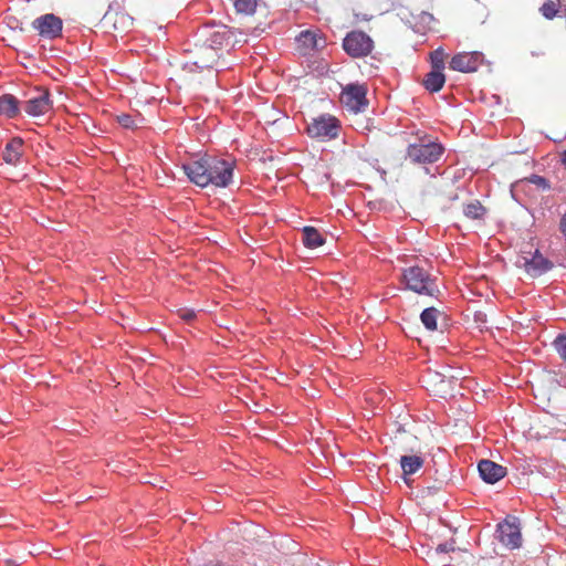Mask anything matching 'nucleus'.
<instances>
[{"label": "nucleus", "mask_w": 566, "mask_h": 566, "mask_svg": "<svg viewBox=\"0 0 566 566\" xmlns=\"http://www.w3.org/2000/svg\"><path fill=\"white\" fill-rule=\"evenodd\" d=\"M117 122L119 123L120 126H123L124 128H134L136 127V123H135V119L128 115V114H122L117 117Z\"/></svg>", "instance_id": "nucleus-30"}, {"label": "nucleus", "mask_w": 566, "mask_h": 566, "mask_svg": "<svg viewBox=\"0 0 566 566\" xmlns=\"http://www.w3.org/2000/svg\"><path fill=\"white\" fill-rule=\"evenodd\" d=\"M344 50L354 57L368 55L374 48L373 40L361 31H353L343 41Z\"/></svg>", "instance_id": "nucleus-8"}, {"label": "nucleus", "mask_w": 566, "mask_h": 566, "mask_svg": "<svg viewBox=\"0 0 566 566\" xmlns=\"http://www.w3.org/2000/svg\"><path fill=\"white\" fill-rule=\"evenodd\" d=\"M422 83L428 91L439 92L446 83V76L442 71L431 70Z\"/></svg>", "instance_id": "nucleus-20"}, {"label": "nucleus", "mask_w": 566, "mask_h": 566, "mask_svg": "<svg viewBox=\"0 0 566 566\" xmlns=\"http://www.w3.org/2000/svg\"><path fill=\"white\" fill-rule=\"evenodd\" d=\"M214 36H216V39H213L212 42L213 43H218V44H222V42L219 41V38H221L220 34L216 33Z\"/></svg>", "instance_id": "nucleus-33"}, {"label": "nucleus", "mask_w": 566, "mask_h": 566, "mask_svg": "<svg viewBox=\"0 0 566 566\" xmlns=\"http://www.w3.org/2000/svg\"><path fill=\"white\" fill-rule=\"evenodd\" d=\"M24 112L30 116H41L52 109V102L48 90H38L35 96L24 102Z\"/></svg>", "instance_id": "nucleus-12"}, {"label": "nucleus", "mask_w": 566, "mask_h": 566, "mask_svg": "<svg viewBox=\"0 0 566 566\" xmlns=\"http://www.w3.org/2000/svg\"><path fill=\"white\" fill-rule=\"evenodd\" d=\"M402 277L406 286L418 294H426L429 296H437L439 294L436 279L418 265L406 269Z\"/></svg>", "instance_id": "nucleus-3"}, {"label": "nucleus", "mask_w": 566, "mask_h": 566, "mask_svg": "<svg viewBox=\"0 0 566 566\" xmlns=\"http://www.w3.org/2000/svg\"><path fill=\"white\" fill-rule=\"evenodd\" d=\"M457 380L458 378L454 376H446L438 371L429 373L424 379L427 388L440 397L451 394L452 384Z\"/></svg>", "instance_id": "nucleus-13"}, {"label": "nucleus", "mask_w": 566, "mask_h": 566, "mask_svg": "<svg viewBox=\"0 0 566 566\" xmlns=\"http://www.w3.org/2000/svg\"><path fill=\"white\" fill-rule=\"evenodd\" d=\"M23 140L20 137L12 138L4 147L2 158L7 164L17 165L22 156Z\"/></svg>", "instance_id": "nucleus-17"}, {"label": "nucleus", "mask_w": 566, "mask_h": 566, "mask_svg": "<svg viewBox=\"0 0 566 566\" xmlns=\"http://www.w3.org/2000/svg\"><path fill=\"white\" fill-rule=\"evenodd\" d=\"M19 101L11 94L0 96V115L13 118L19 114Z\"/></svg>", "instance_id": "nucleus-18"}, {"label": "nucleus", "mask_w": 566, "mask_h": 566, "mask_svg": "<svg viewBox=\"0 0 566 566\" xmlns=\"http://www.w3.org/2000/svg\"><path fill=\"white\" fill-rule=\"evenodd\" d=\"M366 94L367 88L365 85L349 84L344 87L340 94V102L348 111L357 114L365 111L368 105Z\"/></svg>", "instance_id": "nucleus-7"}, {"label": "nucleus", "mask_w": 566, "mask_h": 566, "mask_svg": "<svg viewBox=\"0 0 566 566\" xmlns=\"http://www.w3.org/2000/svg\"><path fill=\"white\" fill-rule=\"evenodd\" d=\"M182 170L190 182L201 188L210 185L226 188L233 177V164L213 156H203L182 164Z\"/></svg>", "instance_id": "nucleus-1"}, {"label": "nucleus", "mask_w": 566, "mask_h": 566, "mask_svg": "<svg viewBox=\"0 0 566 566\" xmlns=\"http://www.w3.org/2000/svg\"><path fill=\"white\" fill-rule=\"evenodd\" d=\"M440 562L446 566L447 565V560L442 557L440 558Z\"/></svg>", "instance_id": "nucleus-34"}, {"label": "nucleus", "mask_w": 566, "mask_h": 566, "mask_svg": "<svg viewBox=\"0 0 566 566\" xmlns=\"http://www.w3.org/2000/svg\"><path fill=\"white\" fill-rule=\"evenodd\" d=\"M560 163L566 169V150L560 154Z\"/></svg>", "instance_id": "nucleus-32"}, {"label": "nucleus", "mask_w": 566, "mask_h": 566, "mask_svg": "<svg viewBox=\"0 0 566 566\" xmlns=\"http://www.w3.org/2000/svg\"><path fill=\"white\" fill-rule=\"evenodd\" d=\"M446 54L441 48L430 54L432 70L443 71Z\"/></svg>", "instance_id": "nucleus-26"}, {"label": "nucleus", "mask_w": 566, "mask_h": 566, "mask_svg": "<svg viewBox=\"0 0 566 566\" xmlns=\"http://www.w3.org/2000/svg\"><path fill=\"white\" fill-rule=\"evenodd\" d=\"M483 54L481 52H462L455 54L450 61V69L463 73L475 72L483 63Z\"/></svg>", "instance_id": "nucleus-11"}, {"label": "nucleus", "mask_w": 566, "mask_h": 566, "mask_svg": "<svg viewBox=\"0 0 566 566\" xmlns=\"http://www.w3.org/2000/svg\"><path fill=\"white\" fill-rule=\"evenodd\" d=\"M220 59L217 48L208 44L198 45L191 51L190 57L184 64V70L189 73L207 72L212 75Z\"/></svg>", "instance_id": "nucleus-2"}, {"label": "nucleus", "mask_w": 566, "mask_h": 566, "mask_svg": "<svg viewBox=\"0 0 566 566\" xmlns=\"http://www.w3.org/2000/svg\"><path fill=\"white\" fill-rule=\"evenodd\" d=\"M559 8L560 0H547L546 2L543 3L539 10L546 19H553L559 12Z\"/></svg>", "instance_id": "nucleus-25"}, {"label": "nucleus", "mask_w": 566, "mask_h": 566, "mask_svg": "<svg viewBox=\"0 0 566 566\" xmlns=\"http://www.w3.org/2000/svg\"><path fill=\"white\" fill-rule=\"evenodd\" d=\"M399 463L402 470V479L407 485H410L412 482L410 475L417 473L423 467L424 459L418 454H405L400 457Z\"/></svg>", "instance_id": "nucleus-16"}, {"label": "nucleus", "mask_w": 566, "mask_h": 566, "mask_svg": "<svg viewBox=\"0 0 566 566\" xmlns=\"http://www.w3.org/2000/svg\"><path fill=\"white\" fill-rule=\"evenodd\" d=\"M525 181L531 182L538 188H542L543 190H548L551 188L548 180L538 175H531L530 177L525 178Z\"/></svg>", "instance_id": "nucleus-27"}, {"label": "nucleus", "mask_w": 566, "mask_h": 566, "mask_svg": "<svg viewBox=\"0 0 566 566\" xmlns=\"http://www.w3.org/2000/svg\"><path fill=\"white\" fill-rule=\"evenodd\" d=\"M258 0H235L234 8L240 14L251 15L255 12Z\"/></svg>", "instance_id": "nucleus-24"}, {"label": "nucleus", "mask_w": 566, "mask_h": 566, "mask_svg": "<svg viewBox=\"0 0 566 566\" xmlns=\"http://www.w3.org/2000/svg\"><path fill=\"white\" fill-rule=\"evenodd\" d=\"M178 315L181 319H184L186 322H191L196 318V312L192 310H187V308L179 310Z\"/></svg>", "instance_id": "nucleus-31"}, {"label": "nucleus", "mask_w": 566, "mask_h": 566, "mask_svg": "<svg viewBox=\"0 0 566 566\" xmlns=\"http://www.w3.org/2000/svg\"><path fill=\"white\" fill-rule=\"evenodd\" d=\"M303 243L306 248L316 249L325 243V239L314 227H304L303 230Z\"/></svg>", "instance_id": "nucleus-19"}, {"label": "nucleus", "mask_w": 566, "mask_h": 566, "mask_svg": "<svg viewBox=\"0 0 566 566\" xmlns=\"http://www.w3.org/2000/svg\"><path fill=\"white\" fill-rule=\"evenodd\" d=\"M523 266L531 276H539L553 268V263L544 258L538 250L535 251L531 259L523 258Z\"/></svg>", "instance_id": "nucleus-15"}, {"label": "nucleus", "mask_w": 566, "mask_h": 566, "mask_svg": "<svg viewBox=\"0 0 566 566\" xmlns=\"http://www.w3.org/2000/svg\"><path fill=\"white\" fill-rule=\"evenodd\" d=\"M555 349L566 360V334L558 336L554 342Z\"/></svg>", "instance_id": "nucleus-28"}, {"label": "nucleus", "mask_w": 566, "mask_h": 566, "mask_svg": "<svg viewBox=\"0 0 566 566\" xmlns=\"http://www.w3.org/2000/svg\"><path fill=\"white\" fill-rule=\"evenodd\" d=\"M32 28L38 31L40 38L54 40L62 35L63 22L55 14L46 13L33 20Z\"/></svg>", "instance_id": "nucleus-9"}, {"label": "nucleus", "mask_w": 566, "mask_h": 566, "mask_svg": "<svg viewBox=\"0 0 566 566\" xmlns=\"http://www.w3.org/2000/svg\"><path fill=\"white\" fill-rule=\"evenodd\" d=\"M457 547H455V541L454 539H451L447 543H443V544H439L437 547H436V554L438 556L440 555H443V554H447V553H450V552H455Z\"/></svg>", "instance_id": "nucleus-29"}, {"label": "nucleus", "mask_w": 566, "mask_h": 566, "mask_svg": "<svg viewBox=\"0 0 566 566\" xmlns=\"http://www.w3.org/2000/svg\"><path fill=\"white\" fill-rule=\"evenodd\" d=\"M339 120L332 115H319L307 125L306 132L311 138L327 142L338 137Z\"/></svg>", "instance_id": "nucleus-4"}, {"label": "nucleus", "mask_w": 566, "mask_h": 566, "mask_svg": "<svg viewBox=\"0 0 566 566\" xmlns=\"http://www.w3.org/2000/svg\"><path fill=\"white\" fill-rule=\"evenodd\" d=\"M357 22H367L388 11V0H348Z\"/></svg>", "instance_id": "nucleus-5"}, {"label": "nucleus", "mask_w": 566, "mask_h": 566, "mask_svg": "<svg viewBox=\"0 0 566 566\" xmlns=\"http://www.w3.org/2000/svg\"><path fill=\"white\" fill-rule=\"evenodd\" d=\"M463 213L470 219L479 220L483 218L485 208L479 201H474L464 206Z\"/></svg>", "instance_id": "nucleus-23"}, {"label": "nucleus", "mask_w": 566, "mask_h": 566, "mask_svg": "<svg viewBox=\"0 0 566 566\" xmlns=\"http://www.w3.org/2000/svg\"><path fill=\"white\" fill-rule=\"evenodd\" d=\"M499 541L510 549L518 548L522 544V535L516 518L505 520L497 525Z\"/></svg>", "instance_id": "nucleus-10"}, {"label": "nucleus", "mask_w": 566, "mask_h": 566, "mask_svg": "<svg viewBox=\"0 0 566 566\" xmlns=\"http://www.w3.org/2000/svg\"><path fill=\"white\" fill-rule=\"evenodd\" d=\"M439 315V311L434 307H428L422 311L420 318L422 324L429 329V331H436L437 329V318Z\"/></svg>", "instance_id": "nucleus-22"}, {"label": "nucleus", "mask_w": 566, "mask_h": 566, "mask_svg": "<svg viewBox=\"0 0 566 566\" xmlns=\"http://www.w3.org/2000/svg\"><path fill=\"white\" fill-rule=\"evenodd\" d=\"M296 41L300 45L304 46L305 49L312 50L318 49L323 42L322 39L317 38L316 33L311 31L302 32L297 36Z\"/></svg>", "instance_id": "nucleus-21"}, {"label": "nucleus", "mask_w": 566, "mask_h": 566, "mask_svg": "<svg viewBox=\"0 0 566 566\" xmlns=\"http://www.w3.org/2000/svg\"><path fill=\"white\" fill-rule=\"evenodd\" d=\"M481 479L490 484H494L506 474V469L491 460H481L478 464Z\"/></svg>", "instance_id": "nucleus-14"}, {"label": "nucleus", "mask_w": 566, "mask_h": 566, "mask_svg": "<svg viewBox=\"0 0 566 566\" xmlns=\"http://www.w3.org/2000/svg\"><path fill=\"white\" fill-rule=\"evenodd\" d=\"M443 150L442 145L439 143L421 142L408 146L407 157L415 164H433L440 159Z\"/></svg>", "instance_id": "nucleus-6"}]
</instances>
